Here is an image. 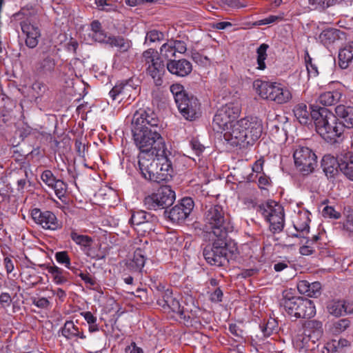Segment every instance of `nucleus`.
<instances>
[{"mask_svg":"<svg viewBox=\"0 0 353 353\" xmlns=\"http://www.w3.org/2000/svg\"><path fill=\"white\" fill-rule=\"evenodd\" d=\"M328 312L336 317L353 313V303L345 300H332L327 305Z\"/></svg>","mask_w":353,"mask_h":353,"instance_id":"nucleus-25","label":"nucleus"},{"mask_svg":"<svg viewBox=\"0 0 353 353\" xmlns=\"http://www.w3.org/2000/svg\"><path fill=\"white\" fill-rule=\"evenodd\" d=\"M272 181L269 176L265 173H262L258 176L257 185L261 190H268L271 185Z\"/></svg>","mask_w":353,"mask_h":353,"instance_id":"nucleus-59","label":"nucleus"},{"mask_svg":"<svg viewBox=\"0 0 353 353\" xmlns=\"http://www.w3.org/2000/svg\"><path fill=\"white\" fill-rule=\"evenodd\" d=\"M94 4L96 5V8L99 10L105 12L115 11L117 8V6L108 3V1H94Z\"/></svg>","mask_w":353,"mask_h":353,"instance_id":"nucleus-62","label":"nucleus"},{"mask_svg":"<svg viewBox=\"0 0 353 353\" xmlns=\"http://www.w3.org/2000/svg\"><path fill=\"white\" fill-rule=\"evenodd\" d=\"M70 239L78 245L83 248L91 246L93 239L88 235L80 234L75 230H72L70 234Z\"/></svg>","mask_w":353,"mask_h":353,"instance_id":"nucleus-45","label":"nucleus"},{"mask_svg":"<svg viewBox=\"0 0 353 353\" xmlns=\"http://www.w3.org/2000/svg\"><path fill=\"white\" fill-rule=\"evenodd\" d=\"M132 128L161 130L159 119L156 113L150 109H139L132 117Z\"/></svg>","mask_w":353,"mask_h":353,"instance_id":"nucleus-16","label":"nucleus"},{"mask_svg":"<svg viewBox=\"0 0 353 353\" xmlns=\"http://www.w3.org/2000/svg\"><path fill=\"white\" fill-rule=\"evenodd\" d=\"M37 51L39 56L32 66V72L40 77L52 73L57 64L54 48L51 46L40 47Z\"/></svg>","mask_w":353,"mask_h":353,"instance_id":"nucleus-12","label":"nucleus"},{"mask_svg":"<svg viewBox=\"0 0 353 353\" xmlns=\"http://www.w3.org/2000/svg\"><path fill=\"white\" fill-rule=\"evenodd\" d=\"M305 62L309 78L316 77L319 74L318 68L312 63V59L307 52H305Z\"/></svg>","mask_w":353,"mask_h":353,"instance_id":"nucleus-54","label":"nucleus"},{"mask_svg":"<svg viewBox=\"0 0 353 353\" xmlns=\"http://www.w3.org/2000/svg\"><path fill=\"white\" fill-rule=\"evenodd\" d=\"M157 216L143 210L132 212L129 223L137 230L143 232H149L154 230V223Z\"/></svg>","mask_w":353,"mask_h":353,"instance_id":"nucleus-20","label":"nucleus"},{"mask_svg":"<svg viewBox=\"0 0 353 353\" xmlns=\"http://www.w3.org/2000/svg\"><path fill=\"white\" fill-rule=\"evenodd\" d=\"M20 25L23 33L26 35V45L30 48H34L38 45L41 37L39 27L30 23L28 20L21 21Z\"/></svg>","mask_w":353,"mask_h":353,"instance_id":"nucleus-23","label":"nucleus"},{"mask_svg":"<svg viewBox=\"0 0 353 353\" xmlns=\"http://www.w3.org/2000/svg\"><path fill=\"white\" fill-rule=\"evenodd\" d=\"M223 110H227L226 115L233 122L238 119L241 112V105L238 101H231L227 103L224 105L221 106Z\"/></svg>","mask_w":353,"mask_h":353,"instance_id":"nucleus-44","label":"nucleus"},{"mask_svg":"<svg viewBox=\"0 0 353 353\" xmlns=\"http://www.w3.org/2000/svg\"><path fill=\"white\" fill-rule=\"evenodd\" d=\"M161 130L132 128L134 143L140 152H166L167 148Z\"/></svg>","mask_w":353,"mask_h":353,"instance_id":"nucleus-8","label":"nucleus"},{"mask_svg":"<svg viewBox=\"0 0 353 353\" xmlns=\"http://www.w3.org/2000/svg\"><path fill=\"white\" fill-rule=\"evenodd\" d=\"M145 261L144 251L141 248H137L134 252L133 258L127 262L126 265L128 269L132 272H141Z\"/></svg>","mask_w":353,"mask_h":353,"instance_id":"nucleus-34","label":"nucleus"},{"mask_svg":"<svg viewBox=\"0 0 353 353\" xmlns=\"http://www.w3.org/2000/svg\"><path fill=\"white\" fill-rule=\"evenodd\" d=\"M21 275V281L30 287H33L39 283V277L33 271L26 270Z\"/></svg>","mask_w":353,"mask_h":353,"instance_id":"nucleus-52","label":"nucleus"},{"mask_svg":"<svg viewBox=\"0 0 353 353\" xmlns=\"http://www.w3.org/2000/svg\"><path fill=\"white\" fill-rule=\"evenodd\" d=\"M170 41L176 53L184 54L186 52L187 45L185 41L176 39H170Z\"/></svg>","mask_w":353,"mask_h":353,"instance_id":"nucleus-63","label":"nucleus"},{"mask_svg":"<svg viewBox=\"0 0 353 353\" xmlns=\"http://www.w3.org/2000/svg\"><path fill=\"white\" fill-rule=\"evenodd\" d=\"M312 119L314 121L316 130L321 134L325 132V129L329 128L330 125H334L335 121L339 119L336 114H334L328 109L319 107L313 110Z\"/></svg>","mask_w":353,"mask_h":353,"instance_id":"nucleus-19","label":"nucleus"},{"mask_svg":"<svg viewBox=\"0 0 353 353\" xmlns=\"http://www.w3.org/2000/svg\"><path fill=\"white\" fill-rule=\"evenodd\" d=\"M216 6L208 3L207 9L211 11V9H217L218 6L228 12L236 11L239 9L247 7L245 1H214Z\"/></svg>","mask_w":353,"mask_h":353,"instance_id":"nucleus-39","label":"nucleus"},{"mask_svg":"<svg viewBox=\"0 0 353 353\" xmlns=\"http://www.w3.org/2000/svg\"><path fill=\"white\" fill-rule=\"evenodd\" d=\"M253 86L256 93L263 99L285 104L290 101L292 94L290 89L276 82L255 80Z\"/></svg>","mask_w":353,"mask_h":353,"instance_id":"nucleus-10","label":"nucleus"},{"mask_svg":"<svg viewBox=\"0 0 353 353\" xmlns=\"http://www.w3.org/2000/svg\"><path fill=\"white\" fill-rule=\"evenodd\" d=\"M263 121L257 117L248 116L231 125L223 137L233 146L242 148L252 145L261 136Z\"/></svg>","mask_w":353,"mask_h":353,"instance_id":"nucleus-2","label":"nucleus"},{"mask_svg":"<svg viewBox=\"0 0 353 353\" xmlns=\"http://www.w3.org/2000/svg\"><path fill=\"white\" fill-rule=\"evenodd\" d=\"M296 287L300 294L310 297L317 298L321 294V284L319 281L310 283L306 280H301Z\"/></svg>","mask_w":353,"mask_h":353,"instance_id":"nucleus-28","label":"nucleus"},{"mask_svg":"<svg viewBox=\"0 0 353 353\" xmlns=\"http://www.w3.org/2000/svg\"><path fill=\"white\" fill-rule=\"evenodd\" d=\"M319 106L312 105L310 110L305 103H301L296 104L293 108L294 117L299 122L303 125L308 124L312 120L313 110L317 109Z\"/></svg>","mask_w":353,"mask_h":353,"instance_id":"nucleus-30","label":"nucleus"},{"mask_svg":"<svg viewBox=\"0 0 353 353\" xmlns=\"http://www.w3.org/2000/svg\"><path fill=\"white\" fill-rule=\"evenodd\" d=\"M171 152H139L138 165L142 176L150 181L161 183L172 177Z\"/></svg>","mask_w":353,"mask_h":353,"instance_id":"nucleus-1","label":"nucleus"},{"mask_svg":"<svg viewBox=\"0 0 353 353\" xmlns=\"http://www.w3.org/2000/svg\"><path fill=\"white\" fill-rule=\"evenodd\" d=\"M294 345L301 352H305L314 349V346L312 343V339L305 332H303V334H300L296 336L294 341Z\"/></svg>","mask_w":353,"mask_h":353,"instance_id":"nucleus-42","label":"nucleus"},{"mask_svg":"<svg viewBox=\"0 0 353 353\" xmlns=\"http://www.w3.org/2000/svg\"><path fill=\"white\" fill-rule=\"evenodd\" d=\"M345 129L342 123L337 119L334 125L325 129L324 133L319 134L323 139L330 143H336L343 140Z\"/></svg>","mask_w":353,"mask_h":353,"instance_id":"nucleus-27","label":"nucleus"},{"mask_svg":"<svg viewBox=\"0 0 353 353\" xmlns=\"http://www.w3.org/2000/svg\"><path fill=\"white\" fill-rule=\"evenodd\" d=\"M158 291L161 292L160 296L157 300V304L165 310H171L172 312L178 314L179 317L188 321L190 316H186L183 307L181 306L178 299L173 296L172 290L170 288H165V285L159 284L157 287Z\"/></svg>","mask_w":353,"mask_h":353,"instance_id":"nucleus-15","label":"nucleus"},{"mask_svg":"<svg viewBox=\"0 0 353 353\" xmlns=\"http://www.w3.org/2000/svg\"><path fill=\"white\" fill-rule=\"evenodd\" d=\"M60 332L68 340H76L78 338L85 339L86 338L83 332L80 330L72 321H67L61 328Z\"/></svg>","mask_w":353,"mask_h":353,"instance_id":"nucleus-33","label":"nucleus"},{"mask_svg":"<svg viewBox=\"0 0 353 353\" xmlns=\"http://www.w3.org/2000/svg\"><path fill=\"white\" fill-rule=\"evenodd\" d=\"M257 212L261 214L269 223L270 230L274 233L280 232L284 227V212L282 207L269 203L259 205Z\"/></svg>","mask_w":353,"mask_h":353,"instance_id":"nucleus-13","label":"nucleus"},{"mask_svg":"<svg viewBox=\"0 0 353 353\" xmlns=\"http://www.w3.org/2000/svg\"><path fill=\"white\" fill-rule=\"evenodd\" d=\"M41 179L42 181L49 188L52 187L53 184L57 180V179L53 174L52 172L50 170H44L41 175Z\"/></svg>","mask_w":353,"mask_h":353,"instance_id":"nucleus-58","label":"nucleus"},{"mask_svg":"<svg viewBox=\"0 0 353 353\" xmlns=\"http://www.w3.org/2000/svg\"><path fill=\"white\" fill-rule=\"evenodd\" d=\"M32 303L40 309H48L51 306V303L47 298H32Z\"/></svg>","mask_w":353,"mask_h":353,"instance_id":"nucleus-61","label":"nucleus"},{"mask_svg":"<svg viewBox=\"0 0 353 353\" xmlns=\"http://www.w3.org/2000/svg\"><path fill=\"white\" fill-rule=\"evenodd\" d=\"M190 145L197 156H199L204 151L205 147L196 138H192L190 141Z\"/></svg>","mask_w":353,"mask_h":353,"instance_id":"nucleus-64","label":"nucleus"},{"mask_svg":"<svg viewBox=\"0 0 353 353\" xmlns=\"http://www.w3.org/2000/svg\"><path fill=\"white\" fill-rule=\"evenodd\" d=\"M54 258L58 263L64 265L66 268L72 270L70 267V258L66 251H61L56 252Z\"/></svg>","mask_w":353,"mask_h":353,"instance_id":"nucleus-55","label":"nucleus"},{"mask_svg":"<svg viewBox=\"0 0 353 353\" xmlns=\"http://www.w3.org/2000/svg\"><path fill=\"white\" fill-rule=\"evenodd\" d=\"M253 86L256 93L263 99L285 104L290 101L292 94L290 89L276 82L255 80Z\"/></svg>","mask_w":353,"mask_h":353,"instance_id":"nucleus-9","label":"nucleus"},{"mask_svg":"<svg viewBox=\"0 0 353 353\" xmlns=\"http://www.w3.org/2000/svg\"><path fill=\"white\" fill-rule=\"evenodd\" d=\"M136 90L137 87L134 85L132 79H130L116 83L109 92V95L114 101L128 100L134 97L137 92Z\"/></svg>","mask_w":353,"mask_h":353,"instance_id":"nucleus-21","label":"nucleus"},{"mask_svg":"<svg viewBox=\"0 0 353 353\" xmlns=\"http://www.w3.org/2000/svg\"><path fill=\"white\" fill-rule=\"evenodd\" d=\"M15 180L17 183V190L23 192L26 188L27 184L30 183L28 180V172L26 168L21 167L15 172Z\"/></svg>","mask_w":353,"mask_h":353,"instance_id":"nucleus-43","label":"nucleus"},{"mask_svg":"<svg viewBox=\"0 0 353 353\" xmlns=\"http://www.w3.org/2000/svg\"><path fill=\"white\" fill-rule=\"evenodd\" d=\"M91 30L93 32L92 37L95 41L99 42H104L106 39V35L101 29V23L97 21H93L90 24Z\"/></svg>","mask_w":353,"mask_h":353,"instance_id":"nucleus-48","label":"nucleus"},{"mask_svg":"<svg viewBox=\"0 0 353 353\" xmlns=\"http://www.w3.org/2000/svg\"><path fill=\"white\" fill-rule=\"evenodd\" d=\"M344 214L345 219L343 222V230L349 233L353 234V210L350 208H345Z\"/></svg>","mask_w":353,"mask_h":353,"instance_id":"nucleus-49","label":"nucleus"},{"mask_svg":"<svg viewBox=\"0 0 353 353\" xmlns=\"http://www.w3.org/2000/svg\"><path fill=\"white\" fill-rule=\"evenodd\" d=\"M336 116L342 121L344 129L353 128V107L339 105L335 108Z\"/></svg>","mask_w":353,"mask_h":353,"instance_id":"nucleus-32","label":"nucleus"},{"mask_svg":"<svg viewBox=\"0 0 353 353\" xmlns=\"http://www.w3.org/2000/svg\"><path fill=\"white\" fill-rule=\"evenodd\" d=\"M227 110L222 107L218 109L212 121L213 129L217 132L228 131L234 123L226 115Z\"/></svg>","mask_w":353,"mask_h":353,"instance_id":"nucleus-29","label":"nucleus"},{"mask_svg":"<svg viewBox=\"0 0 353 353\" xmlns=\"http://www.w3.org/2000/svg\"><path fill=\"white\" fill-rule=\"evenodd\" d=\"M342 93L340 90L327 91L319 95L317 102L325 106H331L336 104L340 101Z\"/></svg>","mask_w":353,"mask_h":353,"instance_id":"nucleus-38","label":"nucleus"},{"mask_svg":"<svg viewBox=\"0 0 353 353\" xmlns=\"http://www.w3.org/2000/svg\"><path fill=\"white\" fill-rule=\"evenodd\" d=\"M304 332L312 339V343L314 345L323 334V323L317 320L307 321L305 323Z\"/></svg>","mask_w":353,"mask_h":353,"instance_id":"nucleus-31","label":"nucleus"},{"mask_svg":"<svg viewBox=\"0 0 353 353\" xmlns=\"http://www.w3.org/2000/svg\"><path fill=\"white\" fill-rule=\"evenodd\" d=\"M269 48L268 45L266 43H262L256 50L257 53V68L261 70H263L265 68V60L267 58V50Z\"/></svg>","mask_w":353,"mask_h":353,"instance_id":"nucleus-47","label":"nucleus"},{"mask_svg":"<svg viewBox=\"0 0 353 353\" xmlns=\"http://www.w3.org/2000/svg\"><path fill=\"white\" fill-rule=\"evenodd\" d=\"M50 188L54 191L56 196L61 199L66 194L68 185L62 180L57 179Z\"/></svg>","mask_w":353,"mask_h":353,"instance_id":"nucleus-53","label":"nucleus"},{"mask_svg":"<svg viewBox=\"0 0 353 353\" xmlns=\"http://www.w3.org/2000/svg\"><path fill=\"white\" fill-rule=\"evenodd\" d=\"M341 165V156L335 158L330 154L325 155L321 160V168L328 179H334L339 173Z\"/></svg>","mask_w":353,"mask_h":353,"instance_id":"nucleus-26","label":"nucleus"},{"mask_svg":"<svg viewBox=\"0 0 353 353\" xmlns=\"http://www.w3.org/2000/svg\"><path fill=\"white\" fill-rule=\"evenodd\" d=\"M175 192L170 186L163 185L154 192L145 197L144 205L147 209L157 210L171 205L175 200Z\"/></svg>","mask_w":353,"mask_h":353,"instance_id":"nucleus-11","label":"nucleus"},{"mask_svg":"<svg viewBox=\"0 0 353 353\" xmlns=\"http://www.w3.org/2000/svg\"><path fill=\"white\" fill-rule=\"evenodd\" d=\"M104 42H106L112 47L117 48L118 52L116 56H119V53L127 52L132 47L131 41L120 36L109 37Z\"/></svg>","mask_w":353,"mask_h":353,"instance_id":"nucleus-35","label":"nucleus"},{"mask_svg":"<svg viewBox=\"0 0 353 353\" xmlns=\"http://www.w3.org/2000/svg\"><path fill=\"white\" fill-rule=\"evenodd\" d=\"M170 90L179 112L185 119L192 121L200 116L201 103L196 97L188 94L179 83L172 84Z\"/></svg>","mask_w":353,"mask_h":353,"instance_id":"nucleus-7","label":"nucleus"},{"mask_svg":"<svg viewBox=\"0 0 353 353\" xmlns=\"http://www.w3.org/2000/svg\"><path fill=\"white\" fill-rule=\"evenodd\" d=\"M166 68L170 73L177 77H183L188 75L192 70V63L185 59L169 60Z\"/></svg>","mask_w":353,"mask_h":353,"instance_id":"nucleus-24","label":"nucleus"},{"mask_svg":"<svg viewBox=\"0 0 353 353\" xmlns=\"http://www.w3.org/2000/svg\"><path fill=\"white\" fill-rule=\"evenodd\" d=\"M294 164L303 175H307L312 172L316 165V156L309 148L297 146L293 153Z\"/></svg>","mask_w":353,"mask_h":353,"instance_id":"nucleus-14","label":"nucleus"},{"mask_svg":"<svg viewBox=\"0 0 353 353\" xmlns=\"http://www.w3.org/2000/svg\"><path fill=\"white\" fill-rule=\"evenodd\" d=\"M339 65L341 69H346L353 60V41L346 44L339 52Z\"/></svg>","mask_w":353,"mask_h":353,"instance_id":"nucleus-36","label":"nucleus"},{"mask_svg":"<svg viewBox=\"0 0 353 353\" xmlns=\"http://www.w3.org/2000/svg\"><path fill=\"white\" fill-rule=\"evenodd\" d=\"M339 345V341L332 340L325 343L318 344L317 351L319 353H335L337 352V348Z\"/></svg>","mask_w":353,"mask_h":353,"instance_id":"nucleus-50","label":"nucleus"},{"mask_svg":"<svg viewBox=\"0 0 353 353\" xmlns=\"http://www.w3.org/2000/svg\"><path fill=\"white\" fill-rule=\"evenodd\" d=\"M47 270L51 274L53 282L57 285H62L68 281L70 274L63 269L54 265L49 266Z\"/></svg>","mask_w":353,"mask_h":353,"instance_id":"nucleus-40","label":"nucleus"},{"mask_svg":"<svg viewBox=\"0 0 353 353\" xmlns=\"http://www.w3.org/2000/svg\"><path fill=\"white\" fill-rule=\"evenodd\" d=\"M175 57L176 52L170 39L161 46L159 54L153 48H149L143 52V62L146 65L147 74L152 77L155 85H162L163 77L165 72V64L161 59L168 61L173 60L172 58Z\"/></svg>","mask_w":353,"mask_h":353,"instance_id":"nucleus-3","label":"nucleus"},{"mask_svg":"<svg viewBox=\"0 0 353 353\" xmlns=\"http://www.w3.org/2000/svg\"><path fill=\"white\" fill-rule=\"evenodd\" d=\"M350 324V320L347 319H342L333 324L332 330L334 334H340L349 327Z\"/></svg>","mask_w":353,"mask_h":353,"instance_id":"nucleus-56","label":"nucleus"},{"mask_svg":"<svg viewBox=\"0 0 353 353\" xmlns=\"http://www.w3.org/2000/svg\"><path fill=\"white\" fill-rule=\"evenodd\" d=\"M310 219L307 212L299 214L297 219L293 222L294 228L296 233L292 234V236L301 239H306L304 245L316 246V245L307 237V235L310 232Z\"/></svg>","mask_w":353,"mask_h":353,"instance_id":"nucleus-22","label":"nucleus"},{"mask_svg":"<svg viewBox=\"0 0 353 353\" xmlns=\"http://www.w3.org/2000/svg\"><path fill=\"white\" fill-rule=\"evenodd\" d=\"M280 304L290 316L295 319H310L316 314L314 302L304 297L294 296L291 290L283 292Z\"/></svg>","mask_w":353,"mask_h":353,"instance_id":"nucleus-6","label":"nucleus"},{"mask_svg":"<svg viewBox=\"0 0 353 353\" xmlns=\"http://www.w3.org/2000/svg\"><path fill=\"white\" fill-rule=\"evenodd\" d=\"M228 330L234 337V341L236 342H241L245 341V332L237 324H229Z\"/></svg>","mask_w":353,"mask_h":353,"instance_id":"nucleus-51","label":"nucleus"},{"mask_svg":"<svg viewBox=\"0 0 353 353\" xmlns=\"http://www.w3.org/2000/svg\"><path fill=\"white\" fill-rule=\"evenodd\" d=\"M322 214L325 218L339 219L341 217V213L336 211L332 206L326 205L322 211Z\"/></svg>","mask_w":353,"mask_h":353,"instance_id":"nucleus-60","label":"nucleus"},{"mask_svg":"<svg viewBox=\"0 0 353 353\" xmlns=\"http://www.w3.org/2000/svg\"><path fill=\"white\" fill-rule=\"evenodd\" d=\"M30 214L33 221L44 230H57L62 227L61 223L51 211L34 208Z\"/></svg>","mask_w":353,"mask_h":353,"instance_id":"nucleus-18","label":"nucleus"},{"mask_svg":"<svg viewBox=\"0 0 353 353\" xmlns=\"http://www.w3.org/2000/svg\"><path fill=\"white\" fill-rule=\"evenodd\" d=\"M164 34L159 30H152L147 32L145 42L154 43L163 40Z\"/></svg>","mask_w":353,"mask_h":353,"instance_id":"nucleus-57","label":"nucleus"},{"mask_svg":"<svg viewBox=\"0 0 353 353\" xmlns=\"http://www.w3.org/2000/svg\"><path fill=\"white\" fill-rule=\"evenodd\" d=\"M208 238L212 243L207 245L203 250L205 260L210 265L224 266L228 263L230 259L236 251L235 245L230 247L228 243V237Z\"/></svg>","mask_w":353,"mask_h":353,"instance_id":"nucleus-5","label":"nucleus"},{"mask_svg":"<svg viewBox=\"0 0 353 353\" xmlns=\"http://www.w3.org/2000/svg\"><path fill=\"white\" fill-rule=\"evenodd\" d=\"M340 38V30L334 28L324 30L319 36V39L325 46L333 43Z\"/></svg>","mask_w":353,"mask_h":353,"instance_id":"nucleus-41","label":"nucleus"},{"mask_svg":"<svg viewBox=\"0 0 353 353\" xmlns=\"http://www.w3.org/2000/svg\"><path fill=\"white\" fill-rule=\"evenodd\" d=\"M194 206V203L191 197H184L170 211L165 210L164 213L173 223L181 224L190 216Z\"/></svg>","mask_w":353,"mask_h":353,"instance_id":"nucleus-17","label":"nucleus"},{"mask_svg":"<svg viewBox=\"0 0 353 353\" xmlns=\"http://www.w3.org/2000/svg\"><path fill=\"white\" fill-rule=\"evenodd\" d=\"M264 163L265 160L263 157H261L259 159L254 162L252 165V170L253 172L256 173V174H254L253 173L249 174L247 177L248 181L254 182L256 181L259 174L265 173L263 172Z\"/></svg>","mask_w":353,"mask_h":353,"instance_id":"nucleus-46","label":"nucleus"},{"mask_svg":"<svg viewBox=\"0 0 353 353\" xmlns=\"http://www.w3.org/2000/svg\"><path fill=\"white\" fill-rule=\"evenodd\" d=\"M350 180L353 181V153L346 152L341 154L340 170Z\"/></svg>","mask_w":353,"mask_h":353,"instance_id":"nucleus-37","label":"nucleus"},{"mask_svg":"<svg viewBox=\"0 0 353 353\" xmlns=\"http://www.w3.org/2000/svg\"><path fill=\"white\" fill-rule=\"evenodd\" d=\"M234 230V225L221 205L210 206L203 217V232L208 237H228Z\"/></svg>","mask_w":353,"mask_h":353,"instance_id":"nucleus-4","label":"nucleus"}]
</instances>
